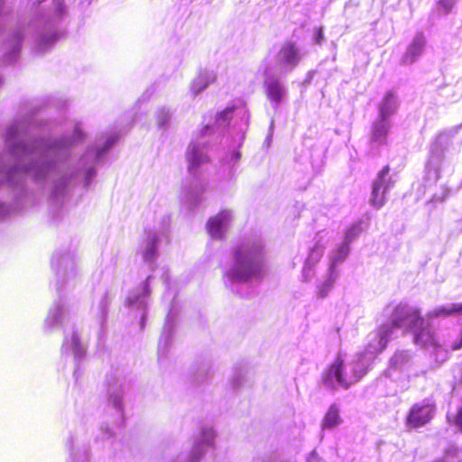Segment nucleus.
I'll return each mask as SVG.
<instances>
[{"label": "nucleus", "instance_id": "nucleus-28", "mask_svg": "<svg viewBox=\"0 0 462 462\" xmlns=\"http://www.w3.org/2000/svg\"><path fill=\"white\" fill-rule=\"evenodd\" d=\"M316 249L319 250V255H320L322 254L323 247L321 245L319 246V245H317L312 252H314Z\"/></svg>", "mask_w": 462, "mask_h": 462}, {"label": "nucleus", "instance_id": "nucleus-9", "mask_svg": "<svg viewBox=\"0 0 462 462\" xmlns=\"http://www.w3.org/2000/svg\"><path fill=\"white\" fill-rule=\"evenodd\" d=\"M391 128V120H386L377 116L371 127V144L376 147L385 145L387 143V136Z\"/></svg>", "mask_w": 462, "mask_h": 462}, {"label": "nucleus", "instance_id": "nucleus-10", "mask_svg": "<svg viewBox=\"0 0 462 462\" xmlns=\"http://www.w3.org/2000/svg\"><path fill=\"white\" fill-rule=\"evenodd\" d=\"M399 99L393 91H387L378 106V117L390 120L399 108Z\"/></svg>", "mask_w": 462, "mask_h": 462}, {"label": "nucleus", "instance_id": "nucleus-8", "mask_svg": "<svg viewBox=\"0 0 462 462\" xmlns=\"http://www.w3.org/2000/svg\"><path fill=\"white\" fill-rule=\"evenodd\" d=\"M427 44V39L423 32H417L408 44L404 54L402 57V65H411L416 62L423 54Z\"/></svg>", "mask_w": 462, "mask_h": 462}, {"label": "nucleus", "instance_id": "nucleus-17", "mask_svg": "<svg viewBox=\"0 0 462 462\" xmlns=\"http://www.w3.org/2000/svg\"><path fill=\"white\" fill-rule=\"evenodd\" d=\"M459 313H462V303H452L448 307H440L431 310L429 313V318L449 317Z\"/></svg>", "mask_w": 462, "mask_h": 462}, {"label": "nucleus", "instance_id": "nucleus-1", "mask_svg": "<svg viewBox=\"0 0 462 462\" xmlns=\"http://www.w3.org/2000/svg\"><path fill=\"white\" fill-rule=\"evenodd\" d=\"M235 265L228 275L234 282H245L260 278L264 271V250L260 244L240 245L234 252Z\"/></svg>", "mask_w": 462, "mask_h": 462}, {"label": "nucleus", "instance_id": "nucleus-18", "mask_svg": "<svg viewBox=\"0 0 462 462\" xmlns=\"http://www.w3.org/2000/svg\"><path fill=\"white\" fill-rule=\"evenodd\" d=\"M441 163H442V156L440 152H432L430 156L427 164L426 170L429 173L434 171L439 172L441 171Z\"/></svg>", "mask_w": 462, "mask_h": 462}, {"label": "nucleus", "instance_id": "nucleus-30", "mask_svg": "<svg viewBox=\"0 0 462 462\" xmlns=\"http://www.w3.org/2000/svg\"><path fill=\"white\" fill-rule=\"evenodd\" d=\"M271 139H272V136H271V135H269V136L266 138V142H267V143H268V144L270 143Z\"/></svg>", "mask_w": 462, "mask_h": 462}, {"label": "nucleus", "instance_id": "nucleus-7", "mask_svg": "<svg viewBox=\"0 0 462 462\" xmlns=\"http://www.w3.org/2000/svg\"><path fill=\"white\" fill-rule=\"evenodd\" d=\"M433 416V407L430 404H413L406 417V426L416 429L427 424Z\"/></svg>", "mask_w": 462, "mask_h": 462}, {"label": "nucleus", "instance_id": "nucleus-20", "mask_svg": "<svg viewBox=\"0 0 462 462\" xmlns=\"http://www.w3.org/2000/svg\"><path fill=\"white\" fill-rule=\"evenodd\" d=\"M157 124L160 127H163L167 125L171 118V115L168 109L161 108L157 112Z\"/></svg>", "mask_w": 462, "mask_h": 462}, {"label": "nucleus", "instance_id": "nucleus-16", "mask_svg": "<svg viewBox=\"0 0 462 462\" xmlns=\"http://www.w3.org/2000/svg\"><path fill=\"white\" fill-rule=\"evenodd\" d=\"M393 328H395L392 321H391V323L382 324L377 328L376 335L379 339V346H380L379 352H383L386 348L387 344L390 340V337L393 334Z\"/></svg>", "mask_w": 462, "mask_h": 462}, {"label": "nucleus", "instance_id": "nucleus-14", "mask_svg": "<svg viewBox=\"0 0 462 462\" xmlns=\"http://www.w3.org/2000/svg\"><path fill=\"white\" fill-rule=\"evenodd\" d=\"M383 175H381L379 180L374 183L373 189V198L371 199L372 204L379 208L384 203V193L388 189V184L383 178Z\"/></svg>", "mask_w": 462, "mask_h": 462}, {"label": "nucleus", "instance_id": "nucleus-13", "mask_svg": "<svg viewBox=\"0 0 462 462\" xmlns=\"http://www.w3.org/2000/svg\"><path fill=\"white\" fill-rule=\"evenodd\" d=\"M416 328L418 330L414 331V344L421 347L436 344L434 332L430 328L425 327L423 324L421 327H416Z\"/></svg>", "mask_w": 462, "mask_h": 462}, {"label": "nucleus", "instance_id": "nucleus-24", "mask_svg": "<svg viewBox=\"0 0 462 462\" xmlns=\"http://www.w3.org/2000/svg\"><path fill=\"white\" fill-rule=\"evenodd\" d=\"M241 154L239 152H232L228 157L224 159V162L230 165H235L240 160Z\"/></svg>", "mask_w": 462, "mask_h": 462}, {"label": "nucleus", "instance_id": "nucleus-29", "mask_svg": "<svg viewBox=\"0 0 462 462\" xmlns=\"http://www.w3.org/2000/svg\"><path fill=\"white\" fill-rule=\"evenodd\" d=\"M389 166H385L379 173L384 174L389 171Z\"/></svg>", "mask_w": 462, "mask_h": 462}, {"label": "nucleus", "instance_id": "nucleus-4", "mask_svg": "<svg viewBox=\"0 0 462 462\" xmlns=\"http://www.w3.org/2000/svg\"><path fill=\"white\" fill-rule=\"evenodd\" d=\"M391 321L395 328H403L404 333L424 324L420 310L407 303H400L393 309Z\"/></svg>", "mask_w": 462, "mask_h": 462}, {"label": "nucleus", "instance_id": "nucleus-27", "mask_svg": "<svg viewBox=\"0 0 462 462\" xmlns=\"http://www.w3.org/2000/svg\"><path fill=\"white\" fill-rule=\"evenodd\" d=\"M455 423L462 431V408L457 411L455 417Z\"/></svg>", "mask_w": 462, "mask_h": 462}, {"label": "nucleus", "instance_id": "nucleus-11", "mask_svg": "<svg viewBox=\"0 0 462 462\" xmlns=\"http://www.w3.org/2000/svg\"><path fill=\"white\" fill-rule=\"evenodd\" d=\"M217 79L213 70L203 69L192 79L189 85V90L193 97L198 96L205 90Z\"/></svg>", "mask_w": 462, "mask_h": 462}, {"label": "nucleus", "instance_id": "nucleus-12", "mask_svg": "<svg viewBox=\"0 0 462 462\" xmlns=\"http://www.w3.org/2000/svg\"><path fill=\"white\" fill-rule=\"evenodd\" d=\"M230 220V214L226 210H221L215 217H210L207 223V230L213 238H220L223 236V225Z\"/></svg>", "mask_w": 462, "mask_h": 462}, {"label": "nucleus", "instance_id": "nucleus-22", "mask_svg": "<svg viewBox=\"0 0 462 462\" xmlns=\"http://www.w3.org/2000/svg\"><path fill=\"white\" fill-rule=\"evenodd\" d=\"M457 0H439V7L445 14H448L452 10Z\"/></svg>", "mask_w": 462, "mask_h": 462}, {"label": "nucleus", "instance_id": "nucleus-2", "mask_svg": "<svg viewBox=\"0 0 462 462\" xmlns=\"http://www.w3.org/2000/svg\"><path fill=\"white\" fill-rule=\"evenodd\" d=\"M212 126L206 125L199 135L193 140L187 150L188 167L189 171H197L209 162L208 151L217 138L213 136Z\"/></svg>", "mask_w": 462, "mask_h": 462}, {"label": "nucleus", "instance_id": "nucleus-26", "mask_svg": "<svg viewBox=\"0 0 462 462\" xmlns=\"http://www.w3.org/2000/svg\"><path fill=\"white\" fill-rule=\"evenodd\" d=\"M156 240L155 239H152L150 246H149V249H146V258L148 257V255L150 254L151 256H154L156 254Z\"/></svg>", "mask_w": 462, "mask_h": 462}, {"label": "nucleus", "instance_id": "nucleus-21", "mask_svg": "<svg viewBox=\"0 0 462 462\" xmlns=\"http://www.w3.org/2000/svg\"><path fill=\"white\" fill-rule=\"evenodd\" d=\"M118 140V137L116 135L110 136L106 139L104 147L101 151L97 152V157L102 156L107 150H109Z\"/></svg>", "mask_w": 462, "mask_h": 462}, {"label": "nucleus", "instance_id": "nucleus-19", "mask_svg": "<svg viewBox=\"0 0 462 462\" xmlns=\"http://www.w3.org/2000/svg\"><path fill=\"white\" fill-rule=\"evenodd\" d=\"M233 116V108H226L217 116L216 126L224 128L229 123Z\"/></svg>", "mask_w": 462, "mask_h": 462}, {"label": "nucleus", "instance_id": "nucleus-3", "mask_svg": "<svg viewBox=\"0 0 462 462\" xmlns=\"http://www.w3.org/2000/svg\"><path fill=\"white\" fill-rule=\"evenodd\" d=\"M361 377V374H348L343 358L341 356H337L335 361L328 365L324 370L322 374V382L327 387L332 389L337 387L347 389Z\"/></svg>", "mask_w": 462, "mask_h": 462}, {"label": "nucleus", "instance_id": "nucleus-5", "mask_svg": "<svg viewBox=\"0 0 462 462\" xmlns=\"http://www.w3.org/2000/svg\"><path fill=\"white\" fill-rule=\"evenodd\" d=\"M303 58L304 53L300 46L292 41H287L275 55V67L281 74L286 75L291 72Z\"/></svg>", "mask_w": 462, "mask_h": 462}, {"label": "nucleus", "instance_id": "nucleus-6", "mask_svg": "<svg viewBox=\"0 0 462 462\" xmlns=\"http://www.w3.org/2000/svg\"><path fill=\"white\" fill-rule=\"evenodd\" d=\"M263 88L266 98L274 110L284 103L288 97V88L281 77L273 75L270 69L264 72Z\"/></svg>", "mask_w": 462, "mask_h": 462}, {"label": "nucleus", "instance_id": "nucleus-25", "mask_svg": "<svg viewBox=\"0 0 462 462\" xmlns=\"http://www.w3.org/2000/svg\"><path fill=\"white\" fill-rule=\"evenodd\" d=\"M325 40V36H324V33H323V27H319L315 30V34H314V42L316 44L318 45H321L322 42H324Z\"/></svg>", "mask_w": 462, "mask_h": 462}, {"label": "nucleus", "instance_id": "nucleus-23", "mask_svg": "<svg viewBox=\"0 0 462 462\" xmlns=\"http://www.w3.org/2000/svg\"><path fill=\"white\" fill-rule=\"evenodd\" d=\"M349 252V246H348V244L347 243H344L342 244L338 248H337V255L335 257V260L334 262H339V261H342L346 258V256L347 255Z\"/></svg>", "mask_w": 462, "mask_h": 462}, {"label": "nucleus", "instance_id": "nucleus-15", "mask_svg": "<svg viewBox=\"0 0 462 462\" xmlns=\"http://www.w3.org/2000/svg\"><path fill=\"white\" fill-rule=\"evenodd\" d=\"M341 422L339 409L336 404L330 405L322 420L323 429H332Z\"/></svg>", "mask_w": 462, "mask_h": 462}]
</instances>
